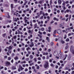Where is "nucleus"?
Returning a JSON list of instances; mask_svg holds the SVG:
<instances>
[{
	"instance_id": "nucleus-53",
	"label": "nucleus",
	"mask_w": 74,
	"mask_h": 74,
	"mask_svg": "<svg viewBox=\"0 0 74 74\" xmlns=\"http://www.w3.org/2000/svg\"><path fill=\"white\" fill-rule=\"evenodd\" d=\"M56 30H54V32H53V34H56Z\"/></svg>"
},
{
	"instance_id": "nucleus-36",
	"label": "nucleus",
	"mask_w": 74,
	"mask_h": 74,
	"mask_svg": "<svg viewBox=\"0 0 74 74\" xmlns=\"http://www.w3.org/2000/svg\"><path fill=\"white\" fill-rule=\"evenodd\" d=\"M32 69H33V70L36 69L35 68V66H32Z\"/></svg>"
},
{
	"instance_id": "nucleus-34",
	"label": "nucleus",
	"mask_w": 74,
	"mask_h": 74,
	"mask_svg": "<svg viewBox=\"0 0 74 74\" xmlns=\"http://www.w3.org/2000/svg\"><path fill=\"white\" fill-rule=\"evenodd\" d=\"M13 38L14 39H16V36H14V37H13Z\"/></svg>"
},
{
	"instance_id": "nucleus-25",
	"label": "nucleus",
	"mask_w": 74,
	"mask_h": 74,
	"mask_svg": "<svg viewBox=\"0 0 74 74\" xmlns=\"http://www.w3.org/2000/svg\"><path fill=\"white\" fill-rule=\"evenodd\" d=\"M34 73H36L37 71L36 70V69H34Z\"/></svg>"
},
{
	"instance_id": "nucleus-35",
	"label": "nucleus",
	"mask_w": 74,
	"mask_h": 74,
	"mask_svg": "<svg viewBox=\"0 0 74 74\" xmlns=\"http://www.w3.org/2000/svg\"><path fill=\"white\" fill-rule=\"evenodd\" d=\"M4 68V67L3 66L1 67V66H0V70H1V69H3Z\"/></svg>"
},
{
	"instance_id": "nucleus-47",
	"label": "nucleus",
	"mask_w": 74,
	"mask_h": 74,
	"mask_svg": "<svg viewBox=\"0 0 74 74\" xmlns=\"http://www.w3.org/2000/svg\"><path fill=\"white\" fill-rule=\"evenodd\" d=\"M25 71H28V69H27L26 68L25 70Z\"/></svg>"
},
{
	"instance_id": "nucleus-7",
	"label": "nucleus",
	"mask_w": 74,
	"mask_h": 74,
	"mask_svg": "<svg viewBox=\"0 0 74 74\" xmlns=\"http://www.w3.org/2000/svg\"><path fill=\"white\" fill-rule=\"evenodd\" d=\"M19 68H20V69H21V70H24V69L22 67V66H21V65H19Z\"/></svg>"
},
{
	"instance_id": "nucleus-12",
	"label": "nucleus",
	"mask_w": 74,
	"mask_h": 74,
	"mask_svg": "<svg viewBox=\"0 0 74 74\" xmlns=\"http://www.w3.org/2000/svg\"><path fill=\"white\" fill-rule=\"evenodd\" d=\"M16 68L15 66H13L12 67V70H16Z\"/></svg>"
},
{
	"instance_id": "nucleus-9",
	"label": "nucleus",
	"mask_w": 74,
	"mask_h": 74,
	"mask_svg": "<svg viewBox=\"0 0 74 74\" xmlns=\"http://www.w3.org/2000/svg\"><path fill=\"white\" fill-rule=\"evenodd\" d=\"M43 55H48V53L47 52H46V53L44 52L43 53Z\"/></svg>"
},
{
	"instance_id": "nucleus-22",
	"label": "nucleus",
	"mask_w": 74,
	"mask_h": 74,
	"mask_svg": "<svg viewBox=\"0 0 74 74\" xmlns=\"http://www.w3.org/2000/svg\"><path fill=\"white\" fill-rule=\"evenodd\" d=\"M29 45L30 48H32V47H33L34 46V44H33V45Z\"/></svg>"
},
{
	"instance_id": "nucleus-48",
	"label": "nucleus",
	"mask_w": 74,
	"mask_h": 74,
	"mask_svg": "<svg viewBox=\"0 0 74 74\" xmlns=\"http://www.w3.org/2000/svg\"><path fill=\"white\" fill-rule=\"evenodd\" d=\"M71 52L73 54H74V50H72V51H71Z\"/></svg>"
},
{
	"instance_id": "nucleus-14",
	"label": "nucleus",
	"mask_w": 74,
	"mask_h": 74,
	"mask_svg": "<svg viewBox=\"0 0 74 74\" xmlns=\"http://www.w3.org/2000/svg\"><path fill=\"white\" fill-rule=\"evenodd\" d=\"M27 51H29V50H30L31 49L29 47H28V48H27L26 49Z\"/></svg>"
},
{
	"instance_id": "nucleus-28",
	"label": "nucleus",
	"mask_w": 74,
	"mask_h": 74,
	"mask_svg": "<svg viewBox=\"0 0 74 74\" xmlns=\"http://www.w3.org/2000/svg\"><path fill=\"white\" fill-rule=\"evenodd\" d=\"M52 4V0H50V5H51Z\"/></svg>"
},
{
	"instance_id": "nucleus-52",
	"label": "nucleus",
	"mask_w": 74,
	"mask_h": 74,
	"mask_svg": "<svg viewBox=\"0 0 74 74\" xmlns=\"http://www.w3.org/2000/svg\"><path fill=\"white\" fill-rule=\"evenodd\" d=\"M11 8H13V4H11Z\"/></svg>"
},
{
	"instance_id": "nucleus-27",
	"label": "nucleus",
	"mask_w": 74,
	"mask_h": 74,
	"mask_svg": "<svg viewBox=\"0 0 74 74\" xmlns=\"http://www.w3.org/2000/svg\"><path fill=\"white\" fill-rule=\"evenodd\" d=\"M15 56V54L14 53H12V54L11 56L12 57H14Z\"/></svg>"
},
{
	"instance_id": "nucleus-54",
	"label": "nucleus",
	"mask_w": 74,
	"mask_h": 74,
	"mask_svg": "<svg viewBox=\"0 0 74 74\" xmlns=\"http://www.w3.org/2000/svg\"><path fill=\"white\" fill-rule=\"evenodd\" d=\"M42 14H43V16H45V14H44V12H42Z\"/></svg>"
},
{
	"instance_id": "nucleus-57",
	"label": "nucleus",
	"mask_w": 74,
	"mask_h": 74,
	"mask_svg": "<svg viewBox=\"0 0 74 74\" xmlns=\"http://www.w3.org/2000/svg\"><path fill=\"white\" fill-rule=\"evenodd\" d=\"M65 31H66V33H68V32H69V31L68 30H67V29H66Z\"/></svg>"
},
{
	"instance_id": "nucleus-32",
	"label": "nucleus",
	"mask_w": 74,
	"mask_h": 74,
	"mask_svg": "<svg viewBox=\"0 0 74 74\" xmlns=\"http://www.w3.org/2000/svg\"><path fill=\"white\" fill-rule=\"evenodd\" d=\"M66 41H70V40H69V38H67L66 40Z\"/></svg>"
},
{
	"instance_id": "nucleus-5",
	"label": "nucleus",
	"mask_w": 74,
	"mask_h": 74,
	"mask_svg": "<svg viewBox=\"0 0 74 74\" xmlns=\"http://www.w3.org/2000/svg\"><path fill=\"white\" fill-rule=\"evenodd\" d=\"M6 66L7 67L8 66H10V62H6Z\"/></svg>"
},
{
	"instance_id": "nucleus-51",
	"label": "nucleus",
	"mask_w": 74,
	"mask_h": 74,
	"mask_svg": "<svg viewBox=\"0 0 74 74\" xmlns=\"http://www.w3.org/2000/svg\"><path fill=\"white\" fill-rule=\"evenodd\" d=\"M38 33L40 34H42V33L41 32H40V31H39L38 32Z\"/></svg>"
},
{
	"instance_id": "nucleus-59",
	"label": "nucleus",
	"mask_w": 74,
	"mask_h": 74,
	"mask_svg": "<svg viewBox=\"0 0 74 74\" xmlns=\"http://www.w3.org/2000/svg\"><path fill=\"white\" fill-rule=\"evenodd\" d=\"M49 73H52V72L51 70H49Z\"/></svg>"
},
{
	"instance_id": "nucleus-30",
	"label": "nucleus",
	"mask_w": 74,
	"mask_h": 74,
	"mask_svg": "<svg viewBox=\"0 0 74 74\" xmlns=\"http://www.w3.org/2000/svg\"><path fill=\"white\" fill-rule=\"evenodd\" d=\"M61 43H62V44H64V41L62 40H61Z\"/></svg>"
},
{
	"instance_id": "nucleus-31",
	"label": "nucleus",
	"mask_w": 74,
	"mask_h": 74,
	"mask_svg": "<svg viewBox=\"0 0 74 74\" xmlns=\"http://www.w3.org/2000/svg\"><path fill=\"white\" fill-rule=\"evenodd\" d=\"M50 44L51 46H53V42H51L50 43Z\"/></svg>"
},
{
	"instance_id": "nucleus-20",
	"label": "nucleus",
	"mask_w": 74,
	"mask_h": 74,
	"mask_svg": "<svg viewBox=\"0 0 74 74\" xmlns=\"http://www.w3.org/2000/svg\"><path fill=\"white\" fill-rule=\"evenodd\" d=\"M66 37H67V35L66 34H64V39H66Z\"/></svg>"
},
{
	"instance_id": "nucleus-16",
	"label": "nucleus",
	"mask_w": 74,
	"mask_h": 74,
	"mask_svg": "<svg viewBox=\"0 0 74 74\" xmlns=\"http://www.w3.org/2000/svg\"><path fill=\"white\" fill-rule=\"evenodd\" d=\"M12 47L11 46H10L9 47L8 50H11V49H12Z\"/></svg>"
},
{
	"instance_id": "nucleus-6",
	"label": "nucleus",
	"mask_w": 74,
	"mask_h": 74,
	"mask_svg": "<svg viewBox=\"0 0 74 74\" xmlns=\"http://www.w3.org/2000/svg\"><path fill=\"white\" fill-rule=\"evenodd\" d=\"M58 3L59 5H61V4L62 3V1H61V0H58Z\"/></svg>"
},
{
	"instance_id": "nucleus-33",
	"label": "nucleus",
	"mask_w": 74,
	"mask_h": 74,
	"mask_svg": "<svg viewBox=\"0 0 74 74\" xmlns=\"http://www.w3.org/2000/svg\"><path fill=\"white\" fill-rule=\"evenodd\" d=\"M40 69V66H37L36 67V69H37L38 70Z\"/></svg>"
},
{
	"instance_id": "nucleus-8",
	"label": "nucleus",
	"mask_w": 74,
	"mask_h": 74,
	"mask_svg": "<svg viewBox=\"0 0 74 74\" xmlns=\"http://www.w3.org/2000/svg\"><path fill=\"white\" fill-rule=\"evenodd\" d=\"M53 19L54 21H59V19L56 18V17H54Z\"/></svg>"
},
{
	"instance_id": "nucleus-60",
	"label": "nucleus",
	"mask_w": 74,
	"mask_h": 74,
	"mask_svg": "<svg viewBox=\"0 0 74 74\" xmlns=\"http://www.w3.org/2000/svg\"><path fill=\"white\" fill-rule=\"evenodd\" d=\"M66 11L67 12L69 13V10L67 9V10H66Z\"/></svg>"
},
{
	"instance_id": "nucleus-38",
	"label": "nucleus",
	"mask_w": 74,
	"mask_h": 74,
	"mask_svg": "<svg viewBox=\"0 0 74 74\" xmlns=\"http://www.w3.org/2000/svg\"><path fill=\"white\" fill-rule=\"evenodd\" d=\"M42 60H44L45 59V56H43V57H42Z\"/></svg>"
},
{
	"instance_id": "nucleus-21",
	"label": "nucleus",
	"mask_w": 74,
	"mask_h": 74,
	"mask_svg": "<svg viewBox=\"0 0 74 74\" xmlns=\"http://www.w3.org/2000/svg\"><path fill=\"white\" fill-rule=\"evenodd\" d=\"M65 58L64 60H65V59H66V58H67V54H65Z\"/></svg>"
},
{
	"instance_id": "nucleus-19",
	"label": "nucleus",
	"mask_w": 74,
	"mask_h": 74,
	"mask_svg": "<svg viewBox=\"0 0 74 74\" xmlns=\"http://www.w3.org/2000/svg\"><path fill=\"white\" fill-rule=\"evenodd\" d=\"M14 60H18V56H16V57L14 58Z\"/></svg>"
},
{
	"instance_id": "nucleus-23",
	"label": "nucleus",
	"mask_w": 74,
	"mask_h": 74,
	"mask_svg": "<svg viewBox=\"0 0 74 74\" xmlns=\"http://www.w3.org/2000/svg\"><path fill=\"white\" fill-rule=\"evenodd\" d=\"M6 36V34L5 33L2 35V36L3 37H5V36Z\"/></svg>"
},
{
	"instance_id": "nucleus-46",
	"label": "nucleus",
	"mask_w": 74,
	"mask_h": 74,
	"mask_svg": "<svg viewBox=\"0 0 74 74\" xmlns=\"http://www.w3.org/2000/svg\"><path fill=\"white\" fill-rule=\"evenodd\" d=\"M65 17H66V18H67L68 17H69V14H66L65 16Z\"/></svg>"
},
{
	"instance_id": "nucleus-1",
	"label": "nucleus",
	"mask_w": 74,
	"mask_h": 74,
	"mask_svg": "<svg viewBox=\"0 0 74 74\" xmlns=\"http://www.w3.org/2000/svg\"><path fill=\"white\" fill-rule=\"evenodd\" d=\"M49 66L48 65V61H45V63L44 65V67L45 68H47Z\"/></svg>"
},
{
	"instance_id": "nucleus-11",
	"label": "nucleus",
	"mask_w": 74,
	"mask_h": 74,
	"mask_svg": "<svg viewBox=\"0 0 74 74\" xmlns=\"http://www.w3.org/2000/svg\"><path fill=\"white\" fill-rule=\"evenodd\" d=\"M58 55V52H55L54 53V56H56Z\"/></svg>"
},
{
	"instance_id": "nucleus-49",
	"label": "nucleus",
	"mask_w": 74,
	"mask_h": 74,
	"mask_svg": "<svg viewBox=\"0 0 74 74\" xmlns=\"http://www.w3.org/2000/svg\"><path fill=\"white\" fill-rule=\"evenodd\" d=\"M69 68L68 67H66L65 68V70H69Z\"/></svg>"
},
{
	"instance_id": "nucleus-58",
	"label": "nucleus",
	"mask_w": 74,
	"mask_h": 74,
	"mask_svg": "<svg viewBox=\"0 0 74 74\" xmlns=\"http://www.w3.org/2000/svg\"><path fill=\"white\" fill-rule=\"evenodd\" d=\"M27 28L28 29H31V27H27Z\"/></svg>"
},
{
	"instance_id": "nucleus-42",
	"label": "nucleus",
	"mask_w": 74,
	"mask_h": 74,
	"mask_svg": "<svg viewBox=\"0 0 74 74\" xmlns=\"http://www.w3.org/2000/svg\"><path fill=\"white\" fill-rule=\"evenodd\" d=\"M29 60V58H27L26 59V61H28V60Z\"/></svg>"
},
{
	"instance_id": "nucleus-61",
	"label": "nucleus",
	"mask_w": 74,
	"mask_h": 74,
	"mask_svg": "<svg viewBox=\"0 0 74 74\" xmlns=\"http://www.w3.org/2000/svg\"><path fill=\"white\" fill-rule=\"evenodd\" d=\"M57 12L58 13H59L60 12V10H57Z\"/></svg>"
},
{
	"instance_id": "nucleus-55",
	"label": "nucleus",
	"mask_w": 74,
	"mask_h": 74,
	"mask_svg": "<svg viewBox=\"0 0 74 74\" xmlns=\"http://www.w3.org/2000/svg\"><path fill=\"white\" fill-rule=\"evenodd\" d=\"M18 71H19V72L21 71V69L20 68H18Z\"/></svg>"
},
{
	"instance_id": "nucleus-29",
	"label": "nucleus",
	"mask_w": 74,
	"mask_h": 74,
	"mask_svg": "<svg viewBox=\"0 0 74 74\" xmlns=\"http://www.w3.org/2000/svg\"><path fill=\"white\" fill-rule=\"evenodd\" d=\"M11 58V57H9L8 58V60H10Z\"/></svg>"
},
{
	"instance_id": "nucleus-4",
	"label": "nucleus",
	"mask_w": 74,
	"mask_h": 74,
	"mask_svg": "<svg viewBox=\"0 0 74 74\" xmlns=\"http://www.w3.org/2000/svg\"><path fill=\"white\" fill-rule=\"evenodd\" d=\"M74 47L73 46H71V48H70V50L71 52H72V51H73V50H74Z\"/></svg>"
},
{
	"instance_id": "nucleus-3",
	"label": "nucleus",
	"mask_w": 74,
	"mask_h": 74,
	"mask_svg": "<svg viewBox=\"0 0 74 74\" xmlns=\"http://www.w3.org/2000/svg\"><path fill=\"white\" fill-rule=\"evenodd\" d=\"M14 15H16V16H18L19 17H20V16H21V15H20V14H19L18 13H15L14 14Z\"/></svg>"
},
{
	"instance_id": "nucleus-63",
	"label": "nucleus",
	"mask_w": 74,
	"mask_h": 74,
	"mask_svg": "<svg viewBox=\"0 0 74 74\" xmlns=\"http://www.w3.org/2000/svg\"><path fill=\"white\" fill-rule=\"evenodd\" d=\"M49 59V56H47L46 57V59Z\"/></svg>"
},
{
	"instance_id": "nucleus-45",
	"label": "nucleus",
	"mask_w": 74,
	"mask_h": 74,
	"mask_svg": "<svg viewBox=\"0 0 74 74\" xmlns=\"http://www.w3.org/2000/svg\"><path fill=\"white\" fill-rule=\"evenodd\" d=\"M25 49V47H23L22 48V50L23 51H24Z\"/></svg>"
},
{
	"instance_id": "nucleus-13",
	"label": "nucleus",
	"mask_w": 74,
	"mask_h": 74,
	"mask_svg": "<svg viewBox=\"0 0 74 74\" xmlns=\"http://www.w3.org/2000/svg\"><path fill=\"white\" fill-rule=\"evenodd\" d=\"M29 58L31 59H33V55H30L29 56Z\"/></svg>"
},
{
	"instance_id": "nucleus-43",
	"label": "nucleus",
	"mask_w": 74,
	"mask_h": 74,
	"mask_svg": "<svg viewBox=\"0 0 74 74\" xmlns=\"http://www.w3.org/2000/svg\"><path fill=\"white\" fill-rule=\"evenodd\" d=\"M69 28L70 29H74L73 28V26H72V27H70Z\"/></svg>"
},
{
	"instance_id": "nucleus-62",
	"label": "nucleus",
	"mask_w": 74,
	"mask_h": 74,
	"mask_svg": "<svg viewBox=\"0 0 74 74\" xmlns=\"http://www.w3.org/2000/svg\"><path fill=\"white\" fill-rule=\"evenodd\" d=\"M38 59L39 60H41V58L40 57H39L38 58Z\"/></svg>"
},
{
	"instance_id": "nucleus-64",
	"label": "nucleus",
	"mask_w": 74,
	"mask_h": 74,
	"mask_svg": "<svg viewBox=\"0 0 74 74\" xmlns=\"http://www.w3.org/2000/svg\"><path fill=\"white\" fill-rule=\"evenodd\" d=\"M71 74H74V71H72L71 73Z\"/></svg>"
},
{
	"instance_id": "nucleus-24",
	"label": "nucleus",
	"mask_w": 74,
	"mask_h": 74,
	"mask_svg": "<svg viewBox=\"0 0 74 74\" xmlns=\"http://www.w3.org/2000/svg\"><path fill=\"white\" fill-rule=\"evenodd\" d=\"M41 14H41V13H40V14H39V13H37V14L39 17L40 16V15H41Z\"/></svg>"
},
{
	"instance_id": "nucleus-10",
	"label": "nucleus",
	"mask_w": 74,
	"mask_h": 74,
	"mask_svg": "<svg viewBox=\"0 0 74 74\" xmlns=\"http://www.w3.org/2000/svg\"><path fill=\"white\" fill-rule=\"evenodd\" d=\"M34 29H36L37 27V24L36 23L34 25Z\"/></svg>"
},
{
	"instance_id": "nucleus-44",
	"label": "nucleus",
	"mask_w": 74,
	"mask_h": 74,
	"mask_svg": "<svg viewBox=\"0 0 74 74\" xmlns=\"http://www.w3.org/2000/svg\"><path fill=\"white\" fill-rule=\"evenodd\" d=\"M51 50L50 49H49L48 50V52H51Z\"/></svg>"
},
{
	"instance_id": "nucleus-17",
	"label": "nucleus",
	"mask_w": 74,
	"mask_h": 74,
	"mask_svg": "<svg viewBox=\"0 0 74 74\" xmlns=\"http://www.w3.org/2000/svg\"><path fill=\"white\" fill-rule=\"evenodd\" d=\"M50 65L51 67H53L55 66V65L53 64H51Z\"/></svg>"
},
{
	"instance_id": "nucleus-37",
	"label": "nucleus",
	"mask_w": 74,
	"mask_h": 74,
	"mask_svg": "<svg viewBox=\"0 0 74 74\" xmlns=\"http://www.w3.org/2000/svg\"><path fill=\"white\" fill-rule=\"evenodd\" d=\"M34 60L35 61V62H37V59L36 58H34Z\"/></svg>"
},
{
	"instance_id": "nucleus-2",
	"label": "nucleus",
	"mask_w": 74,
	"mask_h": 74,
	"mask_svg": "<svg viewBox=\"0 0 74 74\" xmlns=\"http://www.w3.org/2000/svg\"><path fill=\"white\" fill-rule=\"evenodd\" d=\"M57 33L58 34H62V32H61V30H57Z\"/></svg>"
},
{
	"instance_id": "nucleus-15",
	"label": "nucleus",
	"mask_w": 74,
	"mask_h": 74,
	"mask_svg": "<svg viewBox=\"0 0 74 74\" xmlns=\"http://www.w3.org/2000/svg\"><path fill=\"white\" fill-rule=\"evenodd\" d=\"M46 40H47L48 42H49V38L48 37H46Z\"/></svg>"
},
{
	"instance_id": "nucleus-56",
	"label": "nucleus",
	"mask_w": 74,
	"mask_h": 74,
	"mask_svg": "<svg viewBox=\"0 0 74 74\" xmlns=\"http://www.w3.org/2000/svg\"><path fill=\"white\" fill-rule=\"evenodd\" d=\"M41 30L42 31H44V28H42Z\"/></svg>"
},
{
	"instance_id": "nucleus-26",
	"label": "nucleus",
	"mask_w": 74,
	"mask_h": 74,
	"mask_svg": "<svg viewBox=\"0 0 74 74\" xmlns=\"http://www.w3.org/2000/svg\"><path fill=\"white\" fill-rule=\"evenodd\" d=\"M8 52H9V53H11V52L12 50H8Z\"/></svg>"
},
{
	"instance_id": "nucleus-40",
	"label": "nucleus",
	"mask_w": 74,
	"mask_h": 74,
	"mask_svg": "<svg viewBox=\"0 0 74 74\" xmlns=\"http://www.w3.org/2000/svg\"><path fill=\"white\" fill-rule=\"evenodd\" d=\"M17 31L18 32V34H20L21 33V32L20 31H19V29L17 30Z\"/></svg>"
},
{
	"instance_id": "nucleus-41",
	"label": "nucleus",
	"mask_w": 74,
	"mask_h": 74,
	"mask_svg": "<svg viewBox=\"0 0 74 74\" xmlns=\"http://www.w3.org/2000/svg\"><path fill=\"white\" fill-rule=\"evenodd\" d=\"M66 3V2H63V3H62V5H65V4Z\"/></svg>"
},
{
	"instance_id": "nucleus-50",
	"label": "nucleus",
	"mask_w": 74,
	"mask_h": 74,
	"mask_svg": "<svg viewBox=\"0 0 74 74\" xmlns=\"http://www.w3.org/2000/svg\"><path fill=\"white\" fill-rule=\"evenodd\" d=\"M69 26H73V24L72 23H70Z\"/></svg>"
},
{
	"instance_id": "nucleus-18",
	"label": "nucleus",
	"mask_w": 74,
	"mask_h": 74,
	"mask_svg": "<svg viewBox=\"0 0 74 74\" xmlns=\"http://www.w3.org/2000/svg\"><path fill=\"white\" fill-rule=\"evenodd\" d=\"M9 13H8V15L7 16H6V17L7 18H10V15H9Z\"/></svg>"
},
{
	"instance_id": "nucleus-39",
	"label": "nucleus",
	"mask_w": 74,
	"mask_h": 74,
	"mask_svg": "<svg viewBox=\"0 0 74 74\" xmlns=\"http://www.w3.org/2000/svg\"><path fill=\"white\" fill-rule=\"evenodd\" d=\"M62 8H63L64 10H66V7H64V6H62Z\"/></svg>"
}]
</instances>
